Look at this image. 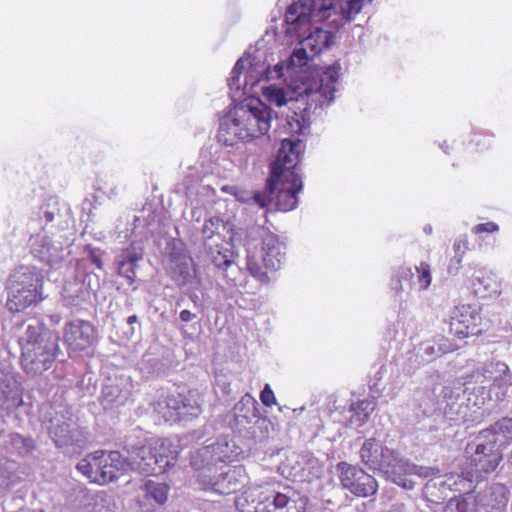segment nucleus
Returning <instances> with one entry per match:
<instances>
[{
	"label": "nucleus",
	"instance_id": "1",
	"mask_svg": "<svg viewBox=\"0 0 512 512\" xmlns=\"http://www.w3.org/2000/svg\"><path fill=\"white\" fill-rule=\"evenodd\" d=\"M305 145L298 137L281 141L275 162L271 165L266 190L269 202L274 201L277 210L288 212L298 206V193L302 189V179L296 172L300 155Z\"/></svg>",
	"mask_w": 512,
	"mask_h": 512
},
{
	"label": "nucleus",
	"instance_id": "2",
	"mask_svg": "<svg viewBox=\"0 0 512 512\" xmlns=\"http://www.w3.org/2000/svg\"><path fill=\"white\" fill-rule=\"evenodd\" d=\"M511 435L512 418H500L490 428L481 431L466 445L463 477L470 482L481 481L493 473L503 459L501 447Z\"/></svg>",
	"mask_w": 512,
	"mask_h": 512
},
{
	"label": "nucleus",
	"instance_id": "3",
	"mask_svg": "<svg viewBox=\"0 0 512 512\" xmlns=\"http://www.w3.org/2000/svg\"><path fill=\"white\" fill-rule=\"evenodd\" d=\"M308 498L290 486L281 490L266 484L239 495L235 505L240 512H305Z\"/></svg>",
	"mask_w": 512,
	"mask_h": 512
},
{
	"label": "nucleus",
	"instance_id": "4",
	"mask_svg": "<svg viewBox=\"0 0 512 512\" xmlns=\"http://www.w3.org/2000/svg\"><path fill=\"white\" fill-rule=\"evenodd\" d=\"M273 119V110L260 100L255 106L235 108L230 118L220 126L218 138L226 145L236 141L249 142L266 135Z\"/></svg>",
	"mask_w": 512,
	"mask_h": 512
},
{
	"label": "nucleus",
	"instance_id": "5",
	"mask_svg": "<svg viewBox=\"0 0 512 512\" xmlns=\"http://www.w3.org/2000/svg\"><path fill=\"white\" fill-rule=\"evenodd\" d=\"M341 65L335 62L327 67L320 75L319 82L316 83V89L306 87L300 94V98L290 102L287 114L288 129L292 134L303 135L310 126V106L305 99L310 96H317L316 101L321 105L334 98L336 84L340 78Z\"/></svg>",
	"mask_w": 512,
	"mask_h": 512
},
{
	"label": "nucleus",
	"instance_id": "6",
	"mask_svg": "<svg viewBox=\"0 0 512 512\" xmlns=\"http://www.w3.org/2000/svg\"><path fill=\"white\" fill-rule=\"evenodd\" d=\"M284 250L285 246L276 234L265 233L260 250L257 247L247 250L246 268L250 275L262 284L269 283L268 272L276 271L281 267Z\"/></svg>",
	"mask_w": 512,
	"mask_h": 512
},
{
	"label": "nucleus",
	"instance_id": "7",
	"mask_svg": "<svg viewBox=\"0 0 512 512\" xmlns=\"http://www.w3.org/2000/svg\"><path fill=\"white\" fill-rule=\"evenodd\" d=\"M377 470L384 473L388 479L406 490L414 488V482L407 476L416 475L421 478H428L439 474V469L434 467L418 466L400 457L399 453L388 447L382 448L380 452V463Z\"/></svg>",
	"mask_w": 512,
	"mask_h": 512
},
{
	"label": "nucleus",
	"instance_id": "8",
	"mask_svg": "<svg viewBox=\"0 0 512 512\" xmlns=\"http://www.w3.org/2000/svg\"><path fill=\"white\" fill-rule=\"evenodd\" d=\"M50 420V436L58 448L69 456L80 455L90 443V434L71 418Z\"/></svg>",
	"mask_w": 512,
	"mask_h": 512
},
{
	"label": "nucleus",
	"instance_id": "9",
	"mask_svg": "<svg viewBox=\"0 0 512 512\" xmlns=\"http://www.w3.org/2000/svg\"><path fill=\"white\" fill-rule=\"evenodd\" d=\"M63 343L69 355L81 353L94 346L98 340L96 326L84 319L67 321L63 326Z\"/></svg>",
	"mask_w": 512,
	"mask_h": 512
},
{
	"label": "nucleus",
	"instance_id": "10",
	"mask_svg": "<svg viewBox=\"0 0 512 512\" xmlns=\"http://www.w3.org/2000/svg\"><path fill=\"white\" fill-rule=\"evenodd\" d=\"M342 486L357 497H368L377 492V481L364 470L346 462L337 465Z\"/></svg>",
	"mask_w": 512,
	"mask_h": 512
},
{
	"label": "nucleus",
	"instance_id": "11",
	"mask_svg": "<svg viewBox=\"0 0 512 512\" xmlns=\"http://www.w3.org/2000/svg\"><path fill=\"white\" fill-rule=\"evenodd\" d=\"M481 324L480 311L472 305L461 304L456 306L451 313L450 333L459 339H465L479 334Z\"/></svg>",
	"mask_w": 512,
	"mask_h": 512
},
{
	"label": "nucleus",
	"instance_id": "12",
	"mask_svg": "<svg viewBox=\"0 0 512 512\" xmlns=\"http://www.w3.org/2000/svg\"><path fill=\"white\" fill-rule=\"evenodd\" d=\"M59 353V336L51 330L41 331L34 340V370H48Z\"/></svg>",
	"mask_w": 512,
	"mask_h": 512
},
{
	"label": "nucleus",
	"instance_id": "13",
	"mask_svg": "<svg viewBox=\"0 0 512 512\" xmlns=\"http://www.w3.org/2000/svg\"><path fill=\"white\" fill-rule=\"evenodd\" d=\"M32 278L26 273L16 272L9 279L7 307L11 312H21L32 303Z\"/></svg>",
	"mask_w": 512,
	"mask_h": 512
},
{
	"label": "nucleus",
	"instance_id": "14",
	"mask_svg": "<svg viewBox=\"0 0 512 512\" xmlns=\"http://www.w3.org/2000/svg\"><path fill=\"white\" fill-rule=\"evenodd\" d=\"M153 439L146 440L141 446L130 445L128 452L132 454V460L136 468L147 475L162 474L157 457L154 453Z\"/></svg>",
	"mask_w": 512,
	"mask_h": 512
},
{
	"label": "nucleus",
	"instance_id": "15",
	"mask_svg": "<svg viewBox=\"0 0 512 512\" xmlns=\"http://www.w3.org/2000/svg\"><path fill=\"white\" fill-rule=\"evenodd\" d=\"M228 234L229 232L217 233L216 236H211L210 243L204 241L206 253L217 268L226 269L233 262V252L227 241Z\"/></svg>",
	"mask_w": 512,
	"mask_h": 512
},
{
	"label": "nucleus",
	"instance_id": "16",
	"mask_svg": "<svg viewBox=\"0 0 512 512\" xmlns=\"http://www.w3.org/2000/svg\"><path fill=\"white\" fill-rule=\"evenodd\" d=\"M248 476L244 466L229 467L226 471L219 473V482L214 483L216 493L228 495L239 491L246 485Z\"/></svg>",
	"mask_w": 512,
	"mask_h": 512
},
{
	"label": "nucleus",
	"instance_id": "17",
	"mask_svg": "<svg viewBox=\"0 0 512 512\" xmlns=\"http://www.w3.org/2000/svg\"><path fill=\"white\" fill-rule=\"evenodd\" d=\"M143 250L134 244L121 250L117 258L118 274L132 285L136 280L137 263L143 258Z\"/></svg>",
	"mask_w": 512,
	"mask_h": 512
},
{
	"label": "nucleus",
	"instance_id": "18",
	"mask_svg": "<svg viewBox=\"0 0 512 512\" xmlns=\"http://www.w3.org/2000/svg\"><path fill=\"white\" fill-rule=\"evenodd\" d=\"M481 373L491 387L507 389L512 386V372L505 362L492 360L483 365Z\"/></svg>",
	"mask_w": 512,
	"mask_h": 512
},
{
	"label": "nucleus",
	"instance_id": "19",
	"mask_svg": "<svg viewBox=\"0 0 512 512\" xmlns=\"http://www.w3.org/2000/svg\"><path fill=\"white\" fill-rule=\"evenodd\" d=\"M123 467L124 461L118 451L105 452L100 476L95 477V483L105 485L118 479Z\"/></svg>",
	"mask_w": 512,
	"mask_h": 512
},
{
	"label": "nucleus",
	"instance_id": "20",
	"mask_svg": "<svg viewBox=\"0 0 512 512\" xmlns=\"http://www.w3.org/2000/svg\"><path fill=\"white\" fill-rule=\"evenodd\" d=\"M478 501L488 510L499 511L508 503V490L502 484H493L479 496Z\"/></svg>",
	"mask_w": 512,
	"mask_h": 512
},
{
	"label": "nucleus",
	"instance_id": "21",
	"mask_svg": "<svg viewBox=\"0 0 512 512\" xmlns=\"http://www.w3.org/2000/svg\"><path fill=\"white\" fill-rule=\"evenodd\" d=\"M313 9L314 0H294L286 10L285 22L291 25L308 23Z\"/></svg>",
	"mask_w": 512,
	"mask_h": 512
},
{
	"label": "nucleus",
	"instance_id": "22",
	"mask_svg": "<svg viewBox=\"0 0 512 512\" xmlns=\"http://www.w3.org/2000/svg\"><path fill=\"white\" fill-rule=\"evenodd\" d=\"M154 453L157 457L161 473L166 472L169 467L175 465L178 458V451L168 439L152 438Z\"/></svg>",
	"mask_w": 512,
	"mask_h": 512
},
{
	"label": "nucleus",
	"instance_id": "23",
	"mask_svg": "<svg viewBox=\"0 0 512 512\" xmlns=\"http://www.w3.org/2000/svg\"><path fill=\"white\" fill-rule=\"evenodd\" d=\"M105 451H96L83 458L76 466L78 471L95 483V477L100 476Z\"/></svg>",
	"mask_w": 512,
	"mask_h": 512
},
{
	"label": "nucleus",
	"instance_id": "24",
	"mask_svg": "<svg viewBox=\"0 0 512 512\" xmlns=\"http://www.w3.org/2000/svg\"><path fill=\"white\" fill-rule=\"evenodd\" d=\"M331 38L332 35L329 31L316 28L300 42V45L309 48L310 55H318L330 45Z\"/></svg>",
	"mask_w": 512,
	"mask_h": 512
},
{
	"label": "nucleus",
	"instance_id": "25",
	"mask_svg": "<svg viewBox=\"0 0 512 512\" xmlns=\"http://www.w3.org/2000/svg\"><path fill=\"white\" fill-rule=\"evenodd\" d=\"M472 288L475 295L480 298H490L501 293L499 282L490 274L474 279Z\"/></svg>",
	"mask_w": 512,
	"mask_h": 512
},
{
	"label": "nucleus",
	"instance_id": "26",
	"mask_svg": "<svg viewBox=\"0 0 512 512\" xmlns=\"http://www.w3.org/2000/svg\"><path fill=\"white\" fill-rule=\"evenodd\" d=\"M299 470L295 476L299 475L303 480L311 481L312 478H319L323 473V467L320 462L311 456H301V461H297Z\"/></svg>",
	"mask_w": 512,
	"mask_h": 512
},
{
	"label": "nucleus",
	"instance_id": "27",
	"mask_svg": "<svg viewBox=\"0 0 512 512\" xmlns=\"http://www.w3.org/2000/svg\"><path fill=\"white\" fill-rule=\"evenodd\" d=\"M190 465L197 473L217 465L210 445L202 447L191 453Z\"/></svg>",
	"mask_w": 512,
	"mask_h": 512
},
{
	"label": "nucleus",
	"instance_id": "28",
	"mask_svg": "<svg viewBox=\"0 0 512 512\" xmlns=\"http://www.w3.org/2000/svg\"><path fill=\"white\" fill-rule=\"evenodd\" d=\"M457 349L458 346L452 340L443 335H438L434 337L432 344L425 348V354L431 359H436Z\"/></svg>",
	"mask_w": 512,
	"mask_h": 512
},
{
	"label": "nucleus",
	"instance_id": "29",
	"mask_svg": "<svg viewBox=\"0 0 512 512\" xmlns=\"http://www.w3.org/2000/svg\"><path fill=\"white\" fill-rule=\"evenodd\" d=\"M380 447L374 438H370L364 442L360 449V457L364 464L370 468L377 469L380 463Z\"/></svg>",
	"mask_w": 512,
	"mask_h": 512
},
{
	"label": "nucleus",
	"instance_id": "30",
	"mask_svg": "<svg viewBox=\"0 0 512 512\" xmlns=\"http://www.w3.org/2000/svg\"><path fill=\"white\" fill-rule=\"evenodd\" d=\"M210 448L213 449V456L217 464L231 461L240 453L237 451L235 444L227 440H219L211 444Z\"/></svg>",
	"mask_w": 512,
	"mask_h": 512
},
{
	"label": "nucleus",
	"instance_id": "31",
	"mask_svg": "<svg viewBox=\"0 0 512 512\" xmlns=\"http://www.w3.org/2000/svg\"><path fill=\"white\" fill-rule=\"evenodd\" d=\"M231 227L228 221L223 220L218 216L211 217L204 222L202 227L203 241L211 242V236H216L217 233L230 232Z\"/></svg>",
	"mask_w": 512,
	"mask_h": 512
},
{
	"label": "nucleus",
	"instance_id": "32",
	"mask_svg": "<svg viewBox=\"0 0 512 512\" xmlns=\"http://www.w3.org/2000/svg\"><path fill=\"white\" fill-rule=\"evenodd\" d=\"M258 402L250 394H245L234 406V416H257Z\"/></svg>",
	"mask_w": 512,
	"mask_h": 512
},
{
	"label": "nucleus",
	"instance_id": "33",
	"mask_svg": "<svg viewBox=\"0 0 512 512\" xmlns=\"http://www.w3.org/2000/svg\"><path fill=\"white\" fill-rule=\"evenodd\" d=\"M146 495L153 498L157 503L163 504L168 497L169 487L165 483L149 480L145 483Z\"/></svg>",
	"mask_w": 512,
	"mask_h": 512
},
{
	"label": "nucleus",
	"instance_id": "34",
	"mask_svg": "<svg viewBox=\"0 0 512 512\" xmlns=\"http://www.w3.org/2000/svg\"><path fill=\"white\" fill-rule=\"evenodd\" d=\"M196 479L202 489L216 492L214 483L219 482V473L217 472L216 466L208 467V469L197 473Z\"/></svg>",
	"mask_w": 512,
	"mask_h": 512
},
{
	"label": "nucleus",
	"instance_id": "35",
	"mask_svg": "<svg viewBox=\"0 0 512 512\" xmlns=\"http://www.w3.org/2000/svg\"><path fill=\"white\" fill-rule=\"evenodd\" d=\"M441 489H446V485L444 482H440L438 484L437 482L430 480L425 484L423 493L428 501L433 503H440L443 497L438 495L437 492H441Z\"/></svg>",
	"mask_w": 512,
	"mask_h": 512
},
{
	"label": "nucleus",
	"instance_id": "36",
	"mask_svg": "<svg viewBox=\"0 0 512 512\" xmlns=\"http://www.w3.org/2000/svg\"><path fill=\"white\" fill-rule=\"evenodd\" d=\"M376 407L375 401L371 399H363L350 406V412L355 416H370Z\"/></svg>",
	"mask_w": 512,
	"mask_h": 512
},
{
	"label": "nucleus",
	"instance_id": "37",
	"mask_svg": "<svg viewBox=\"0 0 512 512\" xmlns=\"http://www.w3.org/2000/svg\"><path fill=\"white\" fill-rule=\"evenodd\" d=\"M263 94L270 103H273L278 107L287 104L286 93L282 88L270 86L264 90Z\"/></svg>",
	"mask_w": 512,
	"mask_h": 512
},
{
	"label": "nucleus",
	"instance_id": "38",
	"mask_svg": "<svg viewBox=\"0 0 512 512\" xmlns=\"http://www.w3.org/2000/svg\"><path fill=\"white\" fill-rule=\"evenodd\" d=\"M417 280L421 289L426 290L432 281L431 266L429 263L422 261L416 266Z\"/></svg>",
	"mask_w": 512,
	"mask_h": 512
},
{
	"label": "nucleus",
	"instance_id": "39",
	"mask_svg": "<svg viewBox=\"0 0 512 512\" xmlns=\"http://www.w3.org/2000/svg\"><path fill=\"white\" fill-rule=\"evenodd\" d=\"M471 144H473L479 152L486 151L492 147L493 135L488 132L475 133L471 139Z\"/></svg>",
	"mask_w": 512,
	"mask_h": 512
},
{
	"label": "nucleus",
	"instance_id": "40",
	"mask_svg": "<svg viewBox=\"0 0 512 512\" xmlns=\"http://www.w3.org/2000/svg\"><path fill=\"white\" fill-rule=\"evenodd\" d=\"M443 512H469V503L461 496L454 497L446 504Z\"/></svg>",
	"mask_w": 512,
	"mask_h": 512
},
{
	"label": "nucleus",
	"instance_id": "41",
	"mask_svg": "<svg viewBox=\"0 0 512 512\" xmlns=\"http://www.w3.org/2000/svg\"><path fill=\"white\" fill-rule=\"evenodd\" d=\"M120 388L117 385H106L102 389L101 399L103 404L114 403L120 395Z\"/></svg>",
	"mask_w": 512,
	"mask_h": 512
},
{
	"label": "nucleus",
	"instance_id": "42",
	"mask_svg": "<svg viewBox=\"0 0 512 512\" xmlns=\"http://www.w3.org/2000/svg\"><path fill=\"white\" fill-rule=\"evenodd\" d=\"M361 0H348L346 6L342 8L343 18L347 21L352 20L361 10Z\"/></svg>",
	"mask_w": 512,
	"mask_h": 512
},
{
	"label": "nucleus",
	"instance_id": "43",
	"mask_svg": "<svg viewBox=\"0 0 512 512\" xmlns=\"http://www.w3.org/2000/svg\"><path fill=\"white\" fill-rule=\"evenodd\" d=\"M314 56L315 55H310L309 48L300 45V47L295 49L293 54L291 55V61L293 63H297L299 66H303L307 64L309 58H312Z\"/></svg>",
	"mask_w": 512,
	"mask_h": 512
},
{
	"label": "nucleus",
	"instance_id": "44",
	"mask_svg": "<svg viewBox=\"0 0 512 512\" xmlns=\"http://www.w3.org/2000/svg\"><path fill=\"white\" fill-rule=\"evenodd\" d=\"M89 499V503L93 504L94 512H108V509L104 508V503L106 502L107 495L104 492H98L95 494L87 495Z\"/></svg>",
	"mask_w": 512,
	"mask_h": 512
},
{
	"label": "nucleus",
	"instance_id": "45",
	"mask_svg": "<svg viewBox=\"0 0 512 512\" xmlns=\"http://www.w3.org/2000/svg\"><path fill=\"white\" fill-rule=\"evenodd\" d=\"M260 400L267 407L276 404V397L269 384H266L260 392Z\"/></svg>",
	"mask_w": 512,
	"mask_h": 512
},
{
	"label": "nucleus",
	"instance_id": "46",
	"mask_svg": "<svg viewBox=\"0 0 512 512\" xmlns=\"http://www.w3.org/2000/svg\"><path fill=\"white\" fill-rule=\"evenodd\" d=\"M499 230V226L494 222H486L475 225L472 228V232L476 235L481 233H494Z\"/></svg>",
	"mask_w": 512,
	"mask_h": 512
},
{
	"label": "nucleus",
	"instance_id": "47",
	"mask_svg": "<svg viewBox=\"0 0 512 512\" xmlns=\"http://www.w3.org/2000/svg\"><path fill=\"white\" fill-rule=\"evenodd\" d=\"M454 253L455 255L459 254L461 257H464L465 253L469 250V241L467 236H461L454 242L453 245Z\"/></svg>",
	"mask_w": 512,
	"mask_h": 512
},
{
	"label": "nucleus",
	"instance_id": "48",
	"mask_svg": "<svg viewBox=\"0 0 512 512\" xmlns=\"http://www.w3.org/2000/svg\"><path fill=\"white\" fill-rule=\"evenodd\" d=\"M414 277V273L410 267H401L398 271L397 281L401 285L402 282L406 281L411 283Z\"/></svg>",
	"mask_w": 512,
	"mask_h": 512
},
{
	"label": "nucleus",
	"instance_id": "49",
	"mask_svg": "<svg viewBox=\"0 0 512 512\" xmlns=\"http://www.w3.org/2000/svg\"><path fill=\"white\" fill-rule=\"evenodd\" d=\"M462 261H463V257H461L460 254H459V256L454 255V257L449 262L448 273L449 274H457L461 268Z\"/></svg>",
	"mask_w": 512,
	"mask_h": 512
},
{
	"label": "nucleus",
	"instance_id": "50",
	"mask_svg": "<svg viewBox=\"0 0 512 512\" xmlns=\"http://www.w3.org/2000/svg\"><path fill=\"white\" fill-rule=\"evenodd\" d=\"M269 198V195L266 196L265 194L261 193V192H255L254 195H253V200L256 204L259 205V207L261 208H265L267 206V202H268V199Z\"/></svg>",
	"mask_w": 512,
	"mask_h": 512
},
{
	"label": "nucleus",
	"instance_id": "51",
	"mask_svg": "<svg viewBox=\"0 0 512 512\" xmlns=\"http://www.w3.org/2000/svg\"><path fill=\"white\" fill-rule=\"evenodd\" d=\"M194 318H196V314L192 313L191 311L189 310H182L180 312V319L181 321L183 322H190L192 321Z\"/></svg>",
	"mask_w": 512,
	"mask_h": 512
},
{
	"label": "nucleus",
	"instance_id": "52",
	"mask_svg": "<svg viewBox=\"0 0 512 512\" xmlns=\"http://www.w3.org/2000/svg\"><path fill=\"white\" fill-rule=\"evenodd\" d=\"M243 69H244V60H243V59H239V60L236 62V64H235L234 68H233V71H232V73H233V77H234V78H235V77H238V76L241 74V72H242V70H243Z\"/></svg>",
	"mask_w": 512,
	"mask_h": 512
},
{
	"label": "nucleus",
	"instance_id": "53",
	"mask_svg": "<svg viewBox=\"0 0 512 512\" xmlns=\"http://www.w3.org/2000/svg\"><path fill=\"white\" fill-rule=\"evenodd\" d=\"M21 364L25 370L29 369L30 364H32V361L29 360V358L26 355L25 348L22 347V356H21Z\"/></svg>",
	"mask_w": 512,
	"mask_h": 512
},
{
	"label": "nucleus",
	"instance_id": "54",
	"mask_svg": "<svg viewBox=\"0 0 512 512\" xmlns=\"http://www.w3.org/2000/svg\"><path fill=\"white\" fill-rule=\"evenodd\" d=\"M92 263L98 268V269H103L104 267V263L102 261V259L99 257V256H92Z\"/></svg>",
	"mask_w": 512,
	"mask_h": 512
},
{
	"label": "nucleus",
	"instance_id": "55",
	"mask_svg": "<svg viewBox=\"0 0 512 512\" xmlns=\"http://www.w3.org/2000/svg\"><path fill=\"white\" fill-rule=\"evenodd\" d=\"M44 219L46 222H52L54 220V212L45 210L44 212Z\"/></svg>",
	"mask_w": 512,
	"mask_h": 512
},
{
	"label": "nucleus",
	"instance_id": "56",
	"mask_svg": "<svg viewBox=\"0 0 512 512\" xmlns=\"http://www.w3.org/2000/svg\"><path fill=\"white\" fill-rule=\"evenodd\" d=\"M269 423L268 418H259V420L256 422L258 426L261 427H267V424Z\"/></svg>",
	"mask_w": 512,
	"mask_h": 512
},
{
	"label": "nucleus",
	"instance_id": "57",
	"mask_svg": "<svg viewBox=\"0 0 512 512\" xmlns=\"http://www.w3.org/2000/svg\"><path fill=\"white\" fill-rule=\"evenodd\" d=\"M137 321H138V317H137V315H131V316H129V317L127 318V323H128L129 325H132V324L136 323Z\"/></svg>",
	"mask_w": 512,
	"mask_h": 512
},
{
	"label": "nucleus",
	"instance_id": "58",
	"mask_svg": "<svg viewBox=\"0 0 512 512\" xmlns=\"http://www.w3.org/2000/svg\"><path fill=\"white\" fill-rule=\"evenodd\" d=\"M39 253H40V258H41L42 260H46V261H47V262H49V263H51V262H52L51 257H50V256H46L43 250L39 251Z\"/></svg>",
	"mask_w": 512,
	"mask_h": 512
},
{
	"label": "nucleus",
	"instance_id": "59",
	"mask_svg": "<svg viewBox=\"0 0 512 512\" xmlns=\"http://www.w3.org/2000/svg\"><path fill=\"white\" fill-rule=\"evenodd\" d=\"M509 461H510V463H511V465H512V452H511V455H510V457H509Z\"/></svg>",
	"mask_w": 512,
	"mask_h": 512
},
{
	"label": "nucleus",
	"instance_id": "60",
	"mask_svg": "<svg viewBox=\"0 0 512 512\" xmlns=\"http://www.w3.org/2000/svg\"><path fill=\"white\" fill-rule=\"evenodd\" d=\"M31 328H32L31 326H28L27 327V332H29Z\"/></svg>",
	"mask_w": 512,
	"mask_h": 512
}]
</instances>
